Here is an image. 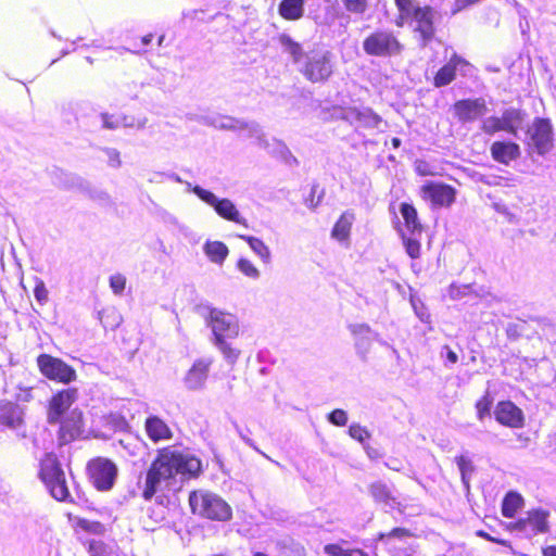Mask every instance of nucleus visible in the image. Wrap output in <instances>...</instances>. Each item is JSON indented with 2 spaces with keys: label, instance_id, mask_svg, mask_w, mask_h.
I'll return each mask as SVG.
<instances>
[{
  "label": "nucleus",
  "instance_id": "12",
  "mask_svg": "<svg viewBox=\"0 0 556 556\" xmlns=\"http://www.w3.org/2000/svg\"><path fill=\"white\" fill-rule=\"evenodd\" d=\"M77 400V390L75 388L63 389L55 392L47 404V421L52 424L60 420L61 417L70 413L71 406Z\"/></svg>",
  "mask_w": 556,
  "mask_h": 556
},
{
  "label": "nucleus",
  "instance_id": "41",
  "mask_svg": "<svg viewBox=\"0 0 556 556\" xmlns=\"http://www.w3.org/2000/svg\"><path fill=\"white\" fill-rule=\"evenodd\" d=\"M34 296L40 305H45L49 300V291L42 279L36 278L34 287Z\"/></svg>",
  "mask_w": 556,
  "mask_h": 556
},
{
  "label": "nucleus",
  "instance_id": "54",
  "mask_svg": "<svg viewBox=\"0 0 556 556\" xmlns=\"http://www.w3.org/2000/svg\"><path fill=\"white\" fill-rule=\"evenodd\" d=\"M444 348L447 350V352H446L447 362L451 364L457 363V361H458L457 354L454 351H452L451 349H448L447 345H445Z\"/></svg>",
  "mask_w": 556,
  "mask_h": 556
},
{
  "label": "nucleus",
  "instance_id": "51",
  "mask_svg": "<svg viewBox=\"0 0 556 556\" xmlns=\"http://www.w3.org/2000/svg\"><path fill=\"white\" fill-rule=\"evenodd\" d=\"M506 529L510 532H522L527 535L526 518H519L516 521L509 522Z\"/></svg>",
  "mask_w": 556,
  "mask_h": 556
},
{
  "label": "nucleus",
  "instance_id": "30",
  "mask_svg": "<svg viewBox=\"0 0 556 556\" xmlns=\"http://www.w3.org/2000/svg\"><path fill=\"white\" fill-rule=\"evenodd\" d=\"M203 249L208 260L216 264H223L229 254L227 245L222 241H207Z\"/></svg>",
  "mask_w": 556,
  "mask_h": 556
},
{
  "label": "nucleus",
  "instance_id": "46",
  "mask_svg": "<svg viewBox=\"0 0 556 556\" xmlns=\"http://www.w3.org/2000/svg\"><path fill=\"white\" fill-rule=\"evenodd\" d=\"M323 199V192L318 190V185H313L311 187L308 195L305 198L304 202L305 204L311 207L315 208L319 205Z\"/></svg>",
  "mask_w": 556,
  "mask_h": 556
},
{
  "label": "nucleus",
  "instance_id": "40",
  "mask_svg": "<svg viewBox=\"0 0 556 556\" xmlns=\"http://www.w3.org/2000/svg\"><path fill=\"white\" fill-rule=\"evenodd\" d=\"M403 244L405 248L406 253L410 258H418L420 256L421 252V244L418 240L409 238L407 236H402Z\"/></svg>",
  "mask_w": 556,
  "mask_h": 556
},
{
  "label": "nucleus",
  "instance_id": "9",
  "mask_svg": "<svg viewBox=\"0 0 556 556\" xmlns=\"http://www.w3.org/2000/svg\"><path fill=\"white\" fill-rule=\"evenodd\" d=\"M58 425L56 440L59 446L67 445L79 438L84 433V415L83 412L75 408L72 409L66 416L61 417L60 420L52 422Z\"/></svg>",
  "mask_w": 556,
  "mask_h": 556
},
{
  "label": "nucleus",
  "instance_id": "37",
  "mask_svg": "<svg viewBox=\"0 0 556 556\" xmlns=\"http://www.w3.org/2000/svg\"><path fill=\"white\" fill-rule=\"evenodd\" d=\"M346 12L356 15H363L370 4V0H341Z\"/></svg>",
  "mask_w": 556,
  "mask_h": 556
},
{
  "label": "nucleus",
  "instance_id": "50",
  "mask_svg": "<svg viewBox=\"0 0 556 556\" xmlns=\"http://www.w3.org/2000/svg\"><path fill=\"white\" fill-rule=\"evenodd\" d=\"M108 156V164L112 167H119L122 165L121 154L115 149H105L104 150Z\"/></svg>",
  "mask_w": 556,
  "mask_h": 556
},
{
  "label": "nucleus",
  "instance_id": "13",
  "mask_svg": "<svg viewBox=\"0 0 556 556\" xmlns=\"http://www.w3.org/2000/svg\"><path fill=\"white\" fill-rule=\"evenodd\" d=\"M528 132L530 143L539 154L543 155L553 148V127L548 118H534Z\"/></svg>",
  "mask_w": 556,
  "mask_h": 556
},
{
  "label": "nucleus",
  "instance_id": "11",
  "mask_svg": "<svg viewBox=\"0 0 556 556\" xmlns=\"http://www.w3.org/2000/svg\"><path fill=\"white\" fill-rule=\"evenodd\" d=\"M420 197L433 207H450L456 200V189L445 182L427 181L420 187Z\"/></svg>",
  "mask_w": 556,
  "mask_h": 556
},
{
  "label": "nucleus",
  "instance_id": "23",
  "mask_svg": "<svg viewBox=\"0 0 556 556\" xmlns=\"http://www.w3.org/2000/svg\"><path fill=\"white\" fill-rule=\"evenodd\" d=\"M368 493L377 504L400 506V502L396 501V497L393 495L389 485L381 480L369 483Z\"/></svg>",
  "mask_w": 556,
  "mask_h": 556
},
{
  "label": "nucleus",
  "instance_id": "6",
  "mask_svg": "<svg viewBox=\"0 0 556 556\" xmlns=\"http://www.w3.org/2000/svg\"><path fill=\"white\" fill-rule=\"evenodd\" d=\"M87 472L93 486L101 492L110 491L116 481L118 468L105 457H94L87 464Z\"/></svg>",
  "mask_w": 556,
  "mask_h": 556
},
{
  "label": "nucleus",
  "instance_id": "19",
  "mask_svg": "<svg viewBox=\"0 0 556 556\" xmlns=\"http://www.w3.org/2000/svg\"><path fill=\"white\" fill-rule=\"evenodd\" d=\"M490 153L495 162L508 165L520 156V147L514 141L497 140L491 144Z\"/></svg>",
  "mask_w": 556,
  "mask_h": 556
},
{
  "label": "nucleus",
  "instance_id": "35",
  "mask_svg": "<svg viewBox=\"0 0 556 556\" xmlns=\"http://www.w3.org/2000/svg\"><path fill=\"white\" fill-rule=\"evenodd\" d=\"M75 527L91 534L100 535L105 532V527L102 522L97 520H88L86 518H77Z\"/></svg>",
  "mask_w": 556,
  "mask_h": 556
},
{
  "label": "nucleus",
  "instance_id": "39",
  "mask_svg": "<svg viewBox=\"0 0 556 556\" xmlns=\"http://www.w3.org/2000/svg\"><path fill=\"white\" fill-rule=\"evenodd\" d=\"M90 556H113V552L103 541L91 540L88 545Z\"/></svg>",
  "mask_w": 556,
  "mask_h": 556
},
{
  "label": "nucleus",
  "instance_id": "60",
  "mask_svg": "<svg viewBox=\"0 0 556 556\" xmlns=\"http://www.w3.org/2000/svg\"><path fill=\"white\" fill-rule=\"evenodd\" d=\"M418 316H419L421 321L430 323V314L429 313L420 312V314H418Z\"/></svg>",
  "mask_w": 556,
  "mask_h": 556
},
{
  "label": "nucleus",
  "instance_id": "25",
  "mask_svg": "<svg viewBox=\"0 0 556 556\" xmlns=\"http://www.w3.org/2000/svg\"><path fill=\"white\" fill-rule=\"evenodd\" d=\"M400 212L404 219V225L410 233H421L424 231V226L418 218L417 210L413 204L407 202L401 203Z\"/></svg>",
  "mask_w": 556,
  "mask_h": 556
},
{
  "label": "nucleus",
  "instance_id": "49",
  "mask_svg": "<svg viewBox=\"0 0 556 556\" xmlns=\"http://www.w3.org/2000/svg\"><path fill=\"white\" fill-rule=\"evenodd\" d=\"M505 332H506V336H507V338L509 340L516 341V340H518L522 336L523 326L520 325V324H509L506 327Z\"/></svg>",
  "mask_w": 556,
  "mask_h": 556
},
{
  "label": "nucleus",
  "instance_id": "15",
  "mask_svg": "<svg viewBox=\"0 0 556 556\" xmlns=\"http://www.w3.org/2000/svg\"><path fill=\"white\" fill-rule=\"evenodd\" d=\"M495 420L507 428L519 429L526 424L522 409L509 400L498 401L494 408Z\"/></svg>",
  "mask_w": 556,
  "mask_h": 556
},
{
  "label": "nucleus",
  "instance_id": "7",
  "mask_svg": "<svg viewBox=\"0 0 556 556\" xmlns=\"http://www.w3.org/2000/svg\"><path fill=\"white\" fill-rule=\"evenodd\" d=\"M36 362L40 374L49 380L65 384L76 380V370L61 358L43 353Z\"/></svg>",
  "mask_w": 556,
  "mask_h": 556
},
{
  "label": "nucleus",
  "instance_id": "21",
  "mask_svg": "<svg viewBox=\"0 0 556 556\" xmlns=\"http://www.w3.org/2000/svg\"><path fill=\"white\" fill-rule=\"evenodd\" d=\"M527 536H535L549 531V511L543 508H534L527 511Z\"/></svg>",
  "mask_w": 556,
  "mask_h": 556
},
{
  "label": "nucleus",
  "instance_id": "4",
  "mask_svg": "<svg viewBox=\"0 0 556 556\" xmlns=\"http://www.w3.org/2000/svg\"><path fill=\"white\" fill-rule=\"evenodd\" d=\"M189 505L192 514L211 520L226 521L231 517L230 506L212 493L192 491L189 494Z\"/></svg>",
  "mask_w": 556,
  "mask_h": 556
},
{
  "label": "nucleus",
  "instance_id": "61",
  "mask_svg": "<svg viewBox=\"0 0 556 556\" xmlns=\"http://www.w3.org/2000/svg\"><path fill=\"white\" fill-rule=\"evenodd\" d=\"M391 144H392V147H393L394 149L400 148V146H401V139H400V138H397V137L392 138V139H391Z\"/></svg>",
  "mask_w": 556,
  "mask_h": 556
},
{
  "label": "nucleus",
  "instance_id": "36",
  "mask_svg": "<svg viewBox=\"0 0 556 556\" xmlns=\"http://www.w3.org/2000/svg\"><path fill=\"white\" fill-rule=\"evenodd\" d=\"M214 343L230 364H235L240 357L241 351L231 346L226 339L214 340Z\"/></svg>",
  "mask_w": 556,
  "mask_h": 556
},
{
  "label": "nucleus",
  "instance_id": "1",
  "mask_svg": "<svg viewBox=\"0 0 556 556\" xmlns=\"http://www.w3.org/2000/svg\"><path fill=\"white\" fill-rule=\"evenodd\" d=\"M201 472L202 463L197 456L175 448L173 445L157 448L139 483L141 497L144 501H151L157 494L164 495L176 491L178 476L190 480L198 478Z\"/></svg>",
  "mask_w": 556,
  "mask_h": 556
},
{
  "label": "nucleus",
  "instance_id": "53",
  "mask_svg": "<svg viewBox=\"0 0 556 556\" xmlns=\"http://www.w3.org/2000/svg\"><path fill=\"white\" fill-rule=\"evenodd\" d=\"M542 556H556V545H547L541 549Z\"/></svg>",
  "mask_w": 556,
  "mask_h": 556
},
{
  "label": "nucleus",
  "instance_id": "29",
  "mask_svg": "<svg viewBox=\"0 0 556 556\" xmlns=\"http://www.w3.org/2000/svg\"><path fill=\"white\" fill-rule=\"evenodd\" d=\"M214 208L220 217H223L227 220H230V222L241 224L245 227L248 226L247 220L244 218L240 217L238 210L236 208L235 204L230 200H228V199L218 200L216 202V204L214 205Z\"/></svg>",
  "mask_w": 556,
  "mask_h": 556
},
{
  "label": "nucleus",
  "instance_id": "32",
  "mask_svg": "<svg viewBox=\"0 0 556 556\" xmlns=\"http://www.w3.org/2000/svg\"><path fill=\"white\" fill-rule=\"evenodd\" d=\"M492 405L493 397L490 391L486 390L475 403L477 419L483 421L486 417H490Z\"/></svg>",
  "mask_w": 556,
  "mask_h": 556
},
{
  "label": "nucleus",
  "instance_id": "22",
  "mask_svg": "<svg viewBox=\"0 0 556 556\" xmlns=\"http://www.w3.org/2000/svg\"><path fill=\"white\" fill-rule=\"evenodd\" d=\"M23 422V409L18 404L9 400H0V426L16 429Z\"/></svg>",
  "mask_w": 556,
  "mask_h": 556
},
{
  "label": "nucleus",
  "instance_id": "33",
  "mask_svg": "<svg viewBox=\"0 0 556 556\" xmlns=\"http://www.w3.org/2000/svg\"><path fill=\"white\" fill-rule=\"evenodd\" d=\"M240 239L245 240L250 248L263 260L265 263L270 261V251L268 247L258 238L252 236L239 235Z\"/></svg>",
  "mask_w": 556,
  "mask_h": 556
},
{
  "label": "nucleus",
  "instance_id": "27",
  "mask_svg": "<svg viewBox=\"0 0 556 556\" xmlns=\"http://www.w3.org/2000/svg\"><path fill=\"white\" fill-rule=\"evenodd\" d=\"M350 115L357 126L364 128H377L382 122L381 116L369 108L363 110L353 109L350 111Z\"/></svg>",
  "mask_w": 556,
  "mask_h": 556
},
{
  "label": "nucleus",
  "instance_id": "55",
  "mask_svg": "<svg viewBox=\"0 0 556 556\" xmlns=\"http://www.w3.org/2000/svg\"><path fill=\"white\" fill-rule=\"evenodd\" d=\"M386 466L394 471H400L402 469V464L397 459H394L392 463H387Z\"/></svg>",
  "mask_w": 556,
  "mask_h": 556
},
{
  "label": "nucleus",
  "instance_id": "43",
  "mask_svg": "<svg viewBox=\"0 0 556 556\" xmlns=\"http://www.w3.org/2000/svg\"><path fill=\"white\" fill-rule=\"evenodd\" d=\"M110 287L114 294L121 295L123 294L126 288V277L122 274H114L109 279Z\"/></svg>",
  "mask_w": 556,
  "mask_h": 556
},
{
  "label": "nucleus",
  "instance_id": "62",
  "mask_svg": "<svg viewBox=\"0 0 556 556\" xmlns=\"http://www.w3.org/2000/svg\"><path fill=\"white\" fill-rule=\"evenodd\" d=\"M418 173H419V175H421V176H429V175H433V173H432V172H430V170H426V168L418 169Z\"/></svg>",
  "mask_w": 556,
  "mask_h": 556
},
{
  "label": "nucleus",
  "instance_id": "16",
  "mask_svg": "<svg viewBox=\"0 0 556 556\" xmlns=\"http://www.w3.org/2000/svg\"><path fill=\"white\" fill-rule=\"evenodd\" d=\"M454 116L462 123L473 122L488 112L486 102L483 98L463 99L453 104Z\"/></svg>",
  "mask_w": 556,
  "mask_h": 556
},
{
  "label": "nucleus",
  "instance_id": "59",
  "mask_svg": "<svg viewBox=\"0 0 556 556\" xmlns=\"http://www.w3.org/2000/svg\"><path fill=\"white\" fill-rule=\"evenodd\" d=\"M153 39V34H148L141 37L142 45H149Z\"/></svg>",
  "mask_w": 556,
  "mask_h": 556
},
{
  "label": "nucleus",
  "instance_id": "28",
  "mask_svg": "<svg viewBox=\"0 0 556 556\" xmlns=\"http://www.w3.org/2000/svg\"><path fill=\"white\" fill-rule=\"evenodd\" d=\"M523 505V497L518 492L509 491L502 501V515L506 518H514Z\"/></svg>",
  "mask_w": 556,
  "mask_h": 556
},
{
  "label": "nucleus",
  "instance_id": "52",
  "mask_svg": "<svg viewBox=\"0 0 556 556\" xmlns=\"http://www.w3.org/2000/svg\"><path fill=\"white\" fill-rule=\"evenodd\" d=\"M476 534L479 538H482V539H484V540H486L489 542H493V543H496V544H500V545H503V546L507 545V541L498 539V538H494V536L490 535L488 532H485L484 530H478L476 532Z\"/></svg>",
  "mask_w": 556,
  "mask_h": 556
},
{
  "label": "nucleus",
  "instance_id": "8",
  "mask_svg": "<svg viewBox=\"0 0 556 556\" xmlns=\"http://www.w3.org/2000/svg\"><path fill=\"white\" fill-rule=\"evenodd\" d=\"M302 74L313 84L327 81L333 74L331 53L329 51L311 52L304 63Z\"/></svg>",
  "mask_w": 556,
  "mask_h": 556
},
{
  "label": "nucleus",
  "instance_id": "31",
  "mask_svg": "<svg viewBox=\"0 0 556 556\" xmlns=\"http://www.w3.org/2000/svg\"><path fill=\"white\" fill-rule=\"evenodd\" d=\"M99 319L105 330H114L122 323V316L113 306L102 308L99 312Z\"/></svg>",
  "mask_w": 556,
  "mask_h": 556
},
{
  "label": "nucleus",
  "instance_id": "17",
  "mask_svg": "<svg viewBox=\"0 0 556 556\" xmlns=\"http://www.w3.org/2000/svg\"><path fill=\"white\" fill-rule=\"evenodd\" d=\"M470 63L457 53H453L447 63L441 66L433 76V86L441 88L456 78L457 67L469 66Z\"/></svg>",
  "mask_w": 556,
  "mask_h": 556
},
{
  "label": "nucleus",
  "instance_id": "26",
  "mask_svg": "<svg viewBox=\"0 0 556 556\" xmlns=\"http://www.w3.org/2000/svg\"><path fill=\"white\" fill-rule=\"evenodd\" d=\"M304 0H281L278 13L286 21H298L304 15Z\"/></svg>",
  "mask_w": 556,
  "mask_h": 556
},
{
  "label": "nucleus",
  "instance_id": "45",
  "mask_svg": "<svg viewBox=\"0 0 556 556\" xmlns=\"http://www.w3.org/2000/svg\"><path fill=\"white\" fill-rule=\"evenodd\" d=\"M282 42H283V45H286V47L288 48V51H289V53L292 55V58H293L294 62L300 61V59H301V58H302V55H303V49H302V46H301L299 42H296V41L292 40V39H291V38H289V37H285V38L282 39Z\"/></svg>",
  "mask_w": 556,
  "mask_h": 556
},
{
  "label": "nucleus",
  "instance_id": "24",
  "mask_svg": "<svg viewBox=\"0 0 556 556\" xmlns=\"http://www.w3.org/2000/svg\"><path fill=\"white\" fill-rule=\"evenodd\" d=\"M212 365L211 359H197L186 376V382L189 388L197 389L203 384L207 378L210 367Z\"/></svg>",
  "mask_w": 556,
  "mask_h": 556
},
{
  "label": "nucleus",
  "instance_id": "20",
  "mask_svg": "<svg viewBox=\"0 0 556 556\" xmlns=\"http://www.w3.org/2000/svg\"><path fill=\"white\" fill-rule=\"evenodd\" d=\"M144 431L153 443L172 440L174 432L170 427L156 415H150L144 420Z\"/></svg>",
  "mask_w": 556,
  "mask_h": 556
},
{
  "label": "nucleus",
  "instance_id": "64",
  "mask_svg": "<svg viewBox=\"0 0 556 556\" xmlns=\"http://www.w3.org/2000/svg\"><path fill=\"white\" fill-rule=\"evenodd\" d=\"M163 39H164V36H160V38H159V46L162 45Z\"/></svg>",
  "mask_w": 556,
  "mask_h": 556
},
{
  "label": "nucleus",
  "instance_id": "38",
  "mask_svg": "<svg viewBox=\"0 0 556 556\" xmlns=\"http://www.w3.org/2000/svg\"><path fill=\"white\" fill-rule=\"evenodd\" d=\"M455 460L460 471L462 481L468 488L469 476L473 472V466L471 464V460L465 457L464 455L457 456Z\"/></svg>",
  "mask_w": 556,
  "mask_h": 556
},
{
  "label": "nucleus",
  "instance_id": "14",
  "mask_svg": "<svg viewBox=\"0 0 556 556\" xmlns=\"http://www.w3.org/2000/svg\"><path fill=\"white\" fill-rule=\"evenodd\" d=\"M208 325L212 328L214 340L233 339L239 336V325L233 316L218 309H211Z\"/></svg>",
  "mask_w": 556,
  "mask_h": 556
},
{
  "label": "nucleus",
  "instance_id": "48",
  "mask_svg": "<svg viewBox=\"0 0 556 556\" xmlns=\"http://www.w3.org/2000/svg\"><path fill=\"white\" fill-rule=\"evenodd\" d=\"M194 193L201 200H203L205 203L212 205L213 207L216 204V202L218 201V199L215 197V194L213 192L205 190L203 188H200V187L194 188Z\"/></svg>",
  "mask_w": 556,
  "mask_h": 556
},
{
  "label": "nucleus",
  "instance_id": "10",
  "mask_svg": "<svg viewBox=\"0 0 556 556\" xmlns=\"http://www.w3.org/2000/svg\"><path fill=\"white\" fill-rule=\"evenodd\" d=\"M522 122V114L517 109H507L502 116H490L485 118L480 126L482 132L494 135L496 132L506 131L516 136Z\"/></svg>",
  "mask_w": 556,
  "mask_h": 556
},
{
  "label": "nucleus",
  "instance_id": "56",
  "mask_svg": "<svg viewBox=\"0 0 556 556\" xmlns=\"http://www.w3.org/2000/svg\"><path fill=\"white\" fill-rule=\"evenodd\" d=\"M366 452L370 458H378L381 456V453H379L377 448L367 447Z\"/></svg>",
  "mask_w": 556,
  "mask_h": 556
},
{
  "label": "nucleus",
  "instance_id": "2",
  "mask_svg": "<svg viewBox=\"0 0 556 556\" xmlns=\"http://www.w3.org/2000/svg\"><path fill=\"white\" fill-rule=\"evenodd\" d=\"M394 5L397 10V27L410 25L421 47H427L435 40L438 12L432 5H419L416 0H394Z\"/></svg>",
  "mask_w": 556,
  "mask_h": 556
},
{
  "label": "nucleus",
  "instance_id": "18",
  "mask_svg": "<svg viewBox=\"0 0 556 556\" xmlns=\"http://www.w3.org/2000/svg\"><path fill=\"white\" fill-rule=\"evenodd\" d=\"M356 219V215L352 210L344 211L336 220L330 236L345 248L351 244L352 227Z\"/></svg>",
  "mask_w": 556,
  "mask_h": 556
},
{
  "label": "nucleus",
  "instance_id": "47",
  "mask_svg": "<svg viewBox=\"0 0 556 556\" xmlns=\"http://www.w3.org/2000/svg\"><path fill=\"white\" fill-rule=\"evenodd\" d=\"M328 420L338 427H343L348 422V415L345 410L336 408L328 414Z\"/></svg>",
  "mask_w": 556,
  "mask_h": 556
},
{
  "label": "nucleus",
  "instance_id": "5",
  "mask_svg": "<svg viewBox=\"0 0 556 556\" xmlns=\"http://www.w3.org/2000/svg\"><path fill=\"white\" fill-rule=\"evenodd\" d=\"M363 50L369 56L390 58L401 54L404 45L394 31L378 28L365 37Z\"/></svg>",
  "mask_w": 556,
  "mask_h": 556
},
{
  "label": "nucleus",
  "instance_id": "44",
  "mask_svg": "<svg viewBox=\"0 0 556 556\" xmlns=\"http://www.w3.org/2000/svg\"><path fill=\"white\" fill-rule=\"evenodd\" d=\"M237 266L243 275L250 278H257L260 275L257 268L247 258H239Z\"/></svg>",
  "mask_w": 556,
  "mask_h": 556
},
{
  "label": "nucleus",
  "instance_id": "57",
  "mask_svg": "<svg viewBox=\"0 0 556 556\" xmlns=\"http://www.w3.org/2000/svg\"><path fill=\"white\" fill-rule=\"evenodd\" d=\"M450 295L453 298V299H456L460 295V290H459V287H455V286H452L451 289H450Z\"/></svg>",
  "mask_w": 556,
  "mask_h": 556
},
{
  "label": "nucleus",
  "instance_id": "3",
  "mask_svg": "<svg viewBox=\"0 0 556 556\" xmlns=\"http://www.w3.org/2000/svg\"><path fill=\"white\" fill-rule=\"evenodd\" d=\"M38 477L54 500L59 502H73L65 472L55 453H45L40 458Z\"/></svg>",
  "mask_w": 556,
  "mask_h": 556
},
{
  "label": "nucleus",
  "instance_id": "63",
  "mask_svg": "<svg viewBox=\"0 0 556 556\" xmlns=\"http://www.w3.org/2000/svg\"><path fill=\"white\" fill-rule=\"evenodd\" d=\"M359 328H361V329H365L366 331H368V330H369V327H368V326H365V325L359 326Z\"/></svg>",
  "mask_w": 556,
  "mask_h": 556
},
{
  "label": "nucleus",
  "instance_id": "42",
  "mask_svg": "<svg viewBox=\"0 0 556 556\" xmlns=\"http://www.w3.org/2000/svg\"><path fill=\"white\" fill-rule=\"evenodd\" d=\"M349 434L351 438L361 443H365L370 439V432L366 429V427L361 426L359 424H352L349 427Z\"/></svg>",
  "mask_w": 556,
  "mask_h": 556
},
{
  "label": "nucleus",
  "instance_id": "34",
  "mask_svg": "<svg viewBox=\"0 0 556 556\" xmlns=\"http://www.w3.org/2000/svg\"><path fill=\"white\" fill-rule=\"evenodd\" d=\"M415 536L414 532L405 527H394L388 532H380L377 535L378 541H388L392 539L406 540Z\"/></svg>",
  "mask_w": 556,
  "mask_h": 556
},
{
  "label": "nucleus",
  "instance_id": "58",
  "mask_svg": "<svg viewBox=\"0 0 556 556\" xmlns=\"http://www.w3.org/2000/svg\"><path fill=\"white\" fill-rule=\"evenodd\" d=\"M103 126H104L105 128H109V129H113V128H115L114 123H112V122H110V121H109V116H108V115H103Z\"/></svg>",
  "mask_w": 556,
  "mask_h": 556
}]
</instances>
